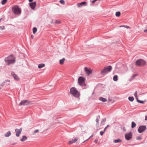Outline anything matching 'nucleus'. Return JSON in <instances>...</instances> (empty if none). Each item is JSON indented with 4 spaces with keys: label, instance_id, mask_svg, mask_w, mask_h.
Returning <instances> with one entry per match:
<instances>
[{
    "label": "nucleus",
    "instance_id": "f257e3e1",
    "mask_svg": "<svg viewBox=\"0 0 147 147\" xmlns=\"http://www.w3.org/2000/svg\"><path fill=\"white\" fill-rule=\"evenodd\" d=\"M5 61L7 65H9L15 62V59L12 55H10L5 58Z\"/></svg>",
    "mask_w": 147,
    "mask_h": 147
},
{
    "label": "nucleus",
    "instance_id": "f03ea898",
    "mask_svg": "<svg viewBox=\"0 0 147 147\" xmlns=\"http://www.w3.org/2000/svg\"><path fill=\"white\" fill-rule=\"evenodd\" d=\"M70 93L74 97L78 98L80 96L78 91L74 87H72L70 89Z\"/></svg>",
    "mask_w": 147,
    "mask_h": 147
},
{
    "label": "nucleus",
    "instance_id": "7ed1b4c3",
    "mask_svg": "<svg viewBox=\"0 0 147 147\" xmlns=\"http://www.w3.org/2000/svg\"><path fill=\"white\" fill-rule=\"evenodd\" d=\"M12 9L13 12L15 14L19 15L20 14L21 12V9L18 6L15 5L12 7Z\"/></svg>",
    "mask_w": 147,
    "mask_h": 147
},
{
    "label": "nucleus",
    "instance_id": "20e7f679",
    "mask_svg": "<svg viewBox=\"0 0 147 147\" xmlns=\"http://www.w3.org/2000/svg\"><path fill=\"white\" fill-rule=\"evenodd\" d=\"M112 69V67L111 66H109L106 67H105L101 71V74L102 75L105 74L108 72L110 71Z\"/></svg>",
    "mask_w": 147,
    "mask_h": 147
},
{
    "label": "nucleus",
    "instance_id": "39448f33",
    "mask_svg": "<svg viewBox=\"0 0 147 147\" xmlns=\"http://www.w3.org/2000/svg\"><path fill=\"white\" fill-rule=\"evenodd\" d=\"M85 79L83 77H80L78 79V82L80 85H85Z\"/></svg>",
    "mask_w": 147,
    "mask_h": 147
},
{
    "label": "nucleus",
    "instance_id": "423d86ee",
    "mask_svg": "<svg viewBox=\"0 0 147 147\" xmlns=\"http://www.w3.org/2000/svg\"><path fill=\"white\" fill-rule=\"evenodd\" d=\"M146 64L145 61L142 59H139L136 61V65L137 66H142Z\"/></svg>",
    "mask_w": 147,
    "mask_h": 147
},
{
    "label": "nucleus",
    "instance_id": "0eeeda50",
    "mask_svg": "<svg viewBox=\"0 0 147 147\" xmlns=\"http://www.w3.org/2000/svg\"><path fill=\"white\" fill-rule=\"evenodd\" d=\"M31 102L30 101L28 100H23L21 101L19 104V106L22 105H26L31 104Z\"/></svg>",
    "mask_w": 147,
    "mask_h": 147
},
{
    "label": "nucleus",
    "instance_id": "6e6552de",
    "mask_svg": "<svg viewBox=\"0 0 147 147\" xmlns=\"http://www.w3.org/2000/svg\"><path fill=\"white\" fill-rule=\"evenodd\" d=\"M146 127L144 126H140L138 129V131L140 133H141L146 129Z\"/></svg>",
    "mask_w": 147,
    "mask_h": 147
},
{
    "label": "nucleus",
    "instance_id": "1a4fd4ad",
    "mask_svg": "<svg viewBox=\"0 0 147 147\" xmlns=\"http://www.w3.org/2000/svg\"><path fill=\"white\" fill-rule=\"evenodd\" d=\"M85 72L86 74L88 75H89L92 73V70L90 68H88L86 67L84 68Z\"/></svg>",
    "mask_w": 147,
    "mask_h": 147
},
{
    "label": "nucleus",
    "instance_id": "9d476101",
    "mask_svg": "<svg viewBox=\"0 0 147 147\" xmlns=\"http://www.w3.org/2000/svg\"><path fill=\"white\" fill-rule=\"evenodd\" d=\"M22 128H21L18 129H16L15 130V132L16 133V135L17 137H19L22 131Z\"/></svg>",
    "mask_w": 147,
    "mask_h": 147
},
{
    "label": "nucleus",
    "instance_id": "9b49d317",
    "mask_svg": "<svg viewBox=\"0 0 147 147\" xmlns=\"http://www.w3.org/2000/svg\"><path fill=\"white\" fill-rule=\"evenodd\" d=\"M132 135L131 132L126 134L125 135V139L127 140H129L131 139L132 138Z\"/></svg>",
    "mask_w": 147,
    "mask_h": 147
},
{
    "label": "nucleus",
    "instance_id": "f8f14e48",
    "mask_svg": "<svg viewBox=\"0 0 147 147\" xmlns=\"http://www.w3.org/2000/svg\"><path fill=\"white\" fill-rule=\"evenodd\" d=\"M29 5L31 9H34L36 5V2H33L32 3H30Z\"/></svg>",
    "mask_w": 147,
    "mask_h": 147
},
{
    "label": "nucleus",
    "instance_id": "ddd939ff",
    "mask_svg": "<svg viewBox=\"0 0 147 147\" xmlns=\"http://www.w3.org/2000/svg\"><path fill=\"white\" fill-rule=\"evenodd\" d=\"M78 140V138H76L74 139L71 140L69 141L68 142V144L69 145H70L76 142Z\"/></svg>",
    "mask_w": 147,
    "mask_h": 147
},
{
    "label": "nucleus",
    "instance_id": "4468645a",
    "mask_svg": "<svg viewBox=\"0 0 147 147\" xmlns=\"http://www.w3.org/2000/svg\"><path fill=\"white\" fill-rule=\"evenodd\" d=\"M11 74L13 76V78L17 80L19 79L18 77L16 74H15L14 72H12Z\"/></svg>",
    "mask_w": 147,
    "mask_h": 147
},
{
    "label": "nucleus",
    "instance_id": "2eb2a0df",
    "mask_svg": "<svg viewBox=\"0 0 147 147\" xmlns=\"http://www.w3.org/2000/svg\"><path fill=\"white\" fill-rule=\"evenodd\" d=\"M86 2H84L81 3H77V5L78 7H80L83 5L86 4Z\"/></svg>",
    "mask_w": 147,
    "mask_h": 147
},
{
    "label": "nucleus",
    "instance_id": "dca6fc26",
    "mask_svg": "<svg viewBox=\"0 0 147 147\" xmlns=\"http://www.w3.org/2000/svg\"><path fill=\"white\" fill-rule=\"evenodd\" d=\"M27 138L26 136H23L22 138L20 139V140L22 142H23L26 140Z\"/></svg>",
    "mask_w": 147,
    "mask_h": 147
},
{
    "label": "nucleus",
    "instance_id": "f3484780",
    "mask_svg": "<svg viewBox=\"0 0 147 147\" xmlns=\"http://www.w3.org/2000/svg\"><path fill=\"white\" fill-rule=\"evenodd\" d=\"M45 66V64L44 63L40 64L38 65V68L41 69Z\"/></svg>",
    "mask_w": 147,
    "mask_h": 147
},
{
    "label": "nucleus",
    "instance_id": "a211bd4d",
    "mask_svg": "<svg viewBox=\"0 0 147 147\" xmlns=\"http://www.w3.org/2000/svg\"><path fill=\"white\" fill-rule=\"evenodd\" d=\"M99 100L103 102H105L107 101V99L106 98H104L102 97H100Z\"/></svg>",
    "mask_w": 147,
    "mask_h": 147
},
{
    "label": "nucleus",
    "instance_id": "6ab92c4d",
    "mask_svg": "<svg viewBox=\"0 0 147 147\" xmlns=\"http://www.w3.org/2000/svg\"><path fill=\"white\" fill-rule=\"evenodd\" d=\"M65 60V59L64 58H63L62 59L60 60L59 61L60 64L61 65L63 64Z\"/></svg>",
    "mask_w": 147,
    "mask_h": 147
},
{
    "label": "nucleus",
    "instance_id": "aec40b11",
    "mask_svg": "<svg viewBox=\"0 0 147 147\" xmlns=\"http://www.w3.org/2000/svg\"><path fill=\"white\" fill-rule=\"evenodd\" d=\"M11 135V133L10 131H8L6 134H5V136L6 137H8Z\"/></svg>",
    "mask_w": 147,
    "mask_h": 147
},
{
    "label": "nucleus",
    "instance_id": "412c9836",
    "mask_svg": "<svg viewBox=\"0 0 147 147\" xmlns=\"http://www.w3.org/2000/svg\"><path fill=\"white\" fill-rule=\"evenodd\" d=\"M118 76L117 75H115L113 78V80L115 81H117L118 80Z\"/></svg>",
    "mask_w": 147,
    "mask_h": 147
},
{
    "label": "nucleus",
    "instance_id": "4be33fe9",
    "mask_svg": "<svg viewBox=\"0 0 147 147\" xmlns=\"http://www.w3.org/2000/svg\"><path fill=\"white\" fill-rule=\"evenodd\" d=\"M136 124L134 122H132L131 123V128H134L136 126Z\"/></svg>",
    "mask_w": 147,
    "mask_h": 147
},
{
    "label": "nucleus",
    "instance_id": "5701e85b",
    "mask_svg": "<svg viewBox=\"0 0 147 147\" xmlns=\"http://www.w3.org/2000/svg\"><path fill=\"white\" fill-rule=\"evenodd\" d=\"M114 142L115 143L120 142H121V140L120 139H118L117 140H115Z\"/></svg>",
    "mask_w": 147,
    "mask_h": 147
},
{
    "label": "nucleus",
    "instance_id": "b1692460",
    "mask_svg": "<svg viewBox=\"0 0 147 147\" xmlns=\"http://www.w3.org/2000/svg\"><path fill=\"white\" fill-rule=\"evenodd\" d=\"M37 31V29L36 28L34 27V28H33V34H35L36 32Z\"/></svg>",
    "mask_w": 147,
    "mask_h": 147
},
{
    "label": "nucleus",
    "instance_id": "393cba45",
    "mask_svg": "<svg viewBox=\"0 0 147 147\" xmlns=\"http://www.w3.org/2000/svg\"><path fill=\"white\" fill-rule=\"evenodd\" d=\"M120 12L119 11H118L116 12L115 15L117 17H119L120 15Z\"/></svg>",
    "mask_w": 147,
    "mask_h": 147
},
{
    "label": "nucleus",
    "instance_id": "a878e982",
    "mask_svg": "<svg viewBox=\"0 0 147 147\" xmlns=\"http://www.w3.org/2000/svg\"><path fill=\"white\" fill-rule=\"evenodd\" d=\"M39 132V130L38 129H36L34 131L33 133H32L33 135H35L36 133H38Z\"/></svg>",
    "mask_w": 147,
    "mask_h": 147
},
{
    "label": "nucleus",
    "instance_id": "bb28decb",
    "mask_svg": "<svg viewBox=\"0 0 147 147\" xmlns=\"http://www.w3.org/2000/svg\"><path fill=\"white\" fill-rule=\"evenodd\" d=\"M128 99L131 101H132L134 100V98L132 97H129Z\"/></svg>",
    "mask_w": 147,
    "mask_h": 147
},
{
    "label": "nucleus",
    "instance_id": "cd10ccee",
    "mask_svg": "<svg viewBox=\"0 0 147 147\" xmlns=\"http://www.w3.org/2000/svg\"><path fill=\"white\" fill-rule=\"evenodd\" d=\"M7 2V0H3L1 2V3L3 5H4Z\"/></svg>",
    "mask_w": 147,
    "mask_h": 147
},
{
    "label": "nucleus",
    "instance_id": "c85d7f7f",
    "mask_svg": "<svg viewBox=\"0 0 147 147\" xmlns=\"http://www.w3.org/2000/svg\"><path fill=\"white\" fill-rule=\"evenodd\" d=\"M134 96L135 97V98L136 99H138V97L137 96V92L136 91L134 93Z\"/></svg>",
    "mask_w": 147,
    "mask_h": 147
},
{
    "label": "nucleus",
    "instance_id": "c756f323",
    "mask_svg": "<svg viewBox=\"0 0 147 147\" xmlns=\"http://www.w3.org/2000/svg\"><path fill=\"white\" fill-rule=\"evenodd\" d=\"M59 2L63 5H64L65 4V1L64 0H61L59 1Z\"/></svg>",
    "mask_w": 147,
    "mask_h": 147
},
{
    "label": "nucleus",
    "instance_id": "7c9ffc66",
    "mask_svg": "<svg viewBox=\"0 0 147 147\" xmlns=\"http://www.w3.org/2000/svg\"><path fill=\"white\" fill-rule=\"evenodd\" d=\"M120 27H125L127 28L128 29V28H130V27L129 26H120Z\"/></svg>",
    "mask_w": 147,
    "mask_h": 147
},
{
    "label": "nucleus",
    "instance_id": "2f4dec72",
    "mask_svg": "<svg viewBox=\"0 0 147 147\" xmlns=\"http://www.w3.org/2000/svg\"><path fill=\"white\" fill-rule=\"evenodd\" d=\"M5 29V26H0V29L2 30H3Z\"/></svg>",
    "mask_w": 147,
    "mask_h": 147
},
{
    "label": "nucleus",
    "instance_id": "473e14b6",
    "mask_svg": "<svg viewBox=\"0 0 147 147\" xmlns=\"http://www.w3.org/2000/svg\"><path fill=\"white\" fill-rule=\"evenodd\" d=\"M105 131H101L100 132V134L101 136H102V135H103V134L105 133Z\"/></svg>",
    "mask_w": 147,
    "mask_h": 147
},
{
    "label": "nucleus",
    "instance_id": "72a5a7b5",
    "mask_svg": "<svg viewBox=\"0 0 147 147\" xmlns=\"http://www.w3.org/2000/svg\"><path fill=\"white\" fill-rule=\"evenodd\" d=\"M106 121V119L105 118H104V119H102V121H101V123H102V122H105Z\"/></svg>",
    "mask_w": 147,
    "mask_h": 147
},
{
    "label": "nucleus",
    "instance_id": "f704fd0d",
    "mask_svg": "<svg viewBox=\"0 0 147 147\" xmlns=\"http://www.w3.org/2000/svg\"><path fill=\"white\" fill-rule=\"evenodd\" d=\"M137 101L138 102H139L140 103H143V101H140V100H138V99H137Z\"/></svg>",
    "mask_w": 147,
    "mask_h": 147
},
{
    "label": "nucleus",
    "instance_id": "c9c22d12",
    "mask_svg": "<svg viewBox=\"0 0 147 147\" xmlns=\"http://www.w3.org/2000/svg\"><path fill=\"white\" fill-rule=\"evenodd\" d=\"M55 23L57 24H59L60 23V22L59 21L56 20L55 21Z\"/></svg>",
    "mask_w": 147,
    "mask_h": 147
},
{
    "label": "nucleus",
    "instance_id": "e433bc0d",
    "mask_svg": "<svg viewBox=\"0 0 147 147\" xmlns=\"http://www.w3.org/2000/svg\"><path fill=\"white\" fill-rule=\"evenodd\" d=\"M136 76V74H134V75H133L132 77H131V78H132V79L134 78V77H135Z\"/></svg>",
    "mask_w": 147,
    "mask_h": 147
},
{
    "label": "nucleus",
    "instance_id": "4c0bfd02",
    "mask_svg": "<svg viewBox=\"0 0 147 147\" xmlns=\"http://www.w3.org/2000/svg\"><path fill=\"white\" fill-rule=\"evenodd\" d=\"M99 120L98 119H96V122L97 123H99Z\"/></svg>",
    "mask_w": 147,
    "mask_h": 147
},
{
    "label": "nucleus",
    "instance_id": "58836bf2",
    "mask_svg": "<svg viewBox=\"0 0 147 147\" xmlns=\"http://www.w3.org/2000/svg\"><path fill=\"white\" fill-rule=\"evenodd\" d=\"M107 128V127H105V128L104 129V131L105 132V131L106 130Z\"/></svg>",
    "mask_w": 147,
    "mask_h": 147
},
{
    "label": "nucleus",
    "instance_id": "ea45409f",
    "mask_svg": "<svg viewBox=\"0 0 147 147\" xmlns=\"http://www.w3.org/2000/svg\"><path fill=\"white\" fill-rule=\"evenodd\" d=\"M145 120L147 121V115L145 116Z\"/></svg>",
    "mask_w": 147,
    "mask_h": 147
},
{
    "label": "nucleus",
    "instance_id": "a19ab883",
    "mask_svg": "<svg viewBox=\"0 0 147 147\" xmlns=\"http://www.w3.org/2000/svg\"><path fill=\"white\" fill-rule=\"evenodd\" d=\"M98 140H94V142H96V143H97V141Z\"/></svg>",
    "mask_w": 147,
    "mask_h": 147
},
{
    "label": "nucleus",
    "instance_id": "79ce46f5",
    "mask_svg": "<svg viewBox=\"0 0 147 147\" xmlns=\"http://www.w3.org/2000/svg\"><path fill=\"white\" fill-rule=\"evenodd\" d=\"M33 1V0H29V2H32V1Z\"/></svg>",
    "mask_w": 147,
    "mask_h": 147
},
{
    "label": "nucleus",
    "instance_id": "37998d69",
    "mask_svg": "<svg viewBox=\"0 0 147 147\" xmlns=\"http://www.w3.org/2000/svg\"><path fill=\"white\" fill-rule=\"evenodd\" d=\"M93 135H92L88 139H90V138H91L92 137V136H93Z\"/></svg>",
    "mask_w": 147,
    "mask_h": 147
},
{
    "label": "nucleus",
    "instance_id": "c03bdc74",
    "mask_svg": "<svg viewBox=\"0 0 147 147\" xmlns=\"http://www.w3.org/2000/svg\"><path fill=\"white\" fill-rule=\"evenodd\" d=\"M144 32H147V29L144 30Z\"/></svg>",
    "mask_w": 147,
    "mask_h": 147
},
{
    "label": "nucleus",
    "instance_id": "a18cd8bd",
    "mask_svg": "<svg viewBox=\"0 0 147 147\" xmlns=\"http://www.w3.org/2000/svg\"><path fill=\"white\" fill-rule=\"evenodd\" d=\"M6 81L7 82H10V80H7Z\"/></svg>",
    "mask_w": 147,
    "mask_h": 147
},
{
    "label": "nucleus",
    "instance_id": "49530a36",
    "mask_svg": "<svg viewBox=\"0 0 147 147\" xmlns=\"http://www.w3.org/2000/svg\"><path fill=\"white\" fill-rule=\"evenodd\" d=\"M109 126V125H107L106 127L107 128Z\"/></svg>",
    "mask_w": 147,
    "mask_h": 147
},
{
    "label": "nucleus",
    "instance_id": "de8ad7c7",
    "mask_svg": "<svg viewBox=\"0 0 147 147\" xmlns=\"http://www.w3.org/2000/svg\"><path fill=\"white\" fill-rule=\"evenodd\" d=\"M33 36L32 35V36H31V37H32V38H33Z\"/></svg>",
    "mask_w": 147,
    "mask_h": 147
}]
</instances>
